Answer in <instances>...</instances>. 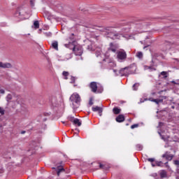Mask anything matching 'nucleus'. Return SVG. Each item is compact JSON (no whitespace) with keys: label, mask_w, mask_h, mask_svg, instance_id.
<instances>
[{"label":"nucleus","mask_w":179,"mask_h":179,"mask_svg":"<svg viewBox=\"0 0 179 179\" xmlns=\"http://www.w3.org/2000/svg\"><path fill=\"white\" fill-rule=\"evenodd\" d=\"M160 138L164 141V142H169V136L168 135H161Z\"/></svg>","instance_id":"obj_19"},{"label":"nucleus","mask_w":179,"mask_h":179,"mask_svg":"<svg viewBox=\"0 0 179 179\" xmlns=\"http://www.w3.org/2000/svg\"><path fill=\"white\" fill-rule=\"evenodd\" d=\"M138 85H139L138 83L134 84V85H133V89H134V90H136L137 89L136 88V87H138Z\"/></svg>","instance_id":"obj_34"},{"label":"nucleus","mask_w":179,"mask_h":179,"mask_svg":"<svg viewBox=\"0 0 179 179\" xmlns=\"http://www.w3.org/2000/svg\"><path fill=\"white\" fill-rule=\"evenodd\" d=\"M4 171L3 169H0V174L3 173Z\"/></svg>","instance_id":"obj_42"},{"label":"nucleus","mask_w":179,"mask_h":179,"mask_svg":"<svg viewBox=\"0 0 179 179\" xmlns=\"http://www.w3.org/2000/svg\"><path fill=\"white\" fill-rule=\"evenodd\" d=\"M137 151H142L143 150V146L141 144H137L136 145Z\"/></svg>","instance_id":"obj_22"},{"label":"nucleus","mask_w":179,"mask_h":179,"mask_svg":"<svg viewBox=\"0 0 179 179\" xmlns=\"http://www.w3.org/2000/svg\"><path fill=\"white\" fill-rule=\"evenodd\" d=\"M162 157L163 159H166V161L171 162L174 158V155L171 154L169 151H166L164 154L162 155Z\"/></svg>","instance_id":"obj_5"},{"label":"nucleus","mask_w":179,"mask_h":179,"mask_svg":"<svg viewBox=\"0 0 179 179\" xmlns=\"http://www.w3.org/2000/svg\"><path fill=\"white\" fill-rule=\"evenodd\" d=\"M62 75L66 77L65 79H68L67 76L69 75V73L66 71H63Z\"/></svg>","instance_id":"obj_24"},{"label":"nucleus","mask_w":179,"mask_h":179,"mask_svg":"<svg viewBox=\"0 0 179 179\" xmlns=\"http://www.w3.org/2000/svg\"><path fill=\"white\" fill-rule=\"evenodd\" d=\"M172 83H174V84H176L175 81H173Z\"/></svg>","instance_id":"obj_46"},{"label":"nucleus","mask_w":179,"mask_h":179,"mask_svg":"<svg viewBox=\"0 0 179 179\" xmlns=\"http://www.w3.org/2000/svg\"><path fill=\"white\" fill-rule=\"evenodd\" d=\"M73 125H76L77 127H81L82 122L80 121V120H79L78 118H75L74 122H73Z\"/></svg>","instance_id":"obj_15"},{"label":"nucleus","mask_w":179,"mask_h":179,"mask_svg":"<svg viewBox=\"0 0 179 179\" xmlns=\"http://www.w3.org/2000/svg\"><path fill=\"white\" fill-rule=\"evenodd\" d=\"M34 29H39L40 24H39L38 21H35V22H34Z\"/></svg>","instance_id":"obj_21"},{"label":"nucleus","mask_w":179,"mask_h":179,"mask_svg":"<svg viewBox=\"0 0 179 179\" xmlns=\"http://www.w3.org/2000/svg\"><path fill=\"white\" fill-rule=\"evenodd\" d=\"M160 178L162 179L167 178V173L165 170H162L160 172Z\"/></svg>","instance_id":"obj_17"},{"label":"nucleus","mask_w":179,"mask_h":179,"mask_svg":"<svg viewBox=\"0 0 179 179\" xmlns=\"http://www.w3.org/2000/svg\"><path fill=\"white\" fill-rule=\"evenodd\" d=\"M69 120H70L71 122H74L76 118L74 117L69 116L68 117Z\"/></svg>","instance_id":"obj_27"},{"label":"nucleus","mask_w":179,"mask_h":179,"mask_svg":"<svg viewBox=\"0 0 179 179\" xmlns=\"http://www.w3.org/2000/svg\"><path fill=\"white\" fill-rule=\"evenodd\" d=\"M76 78L75 77L71 78V83H75Z\"/></svg>","instance_id":"obj_30"},{"label":"nucleus","mask_w":179,"mask_h":179,"mask_svg":"<svg viewBox=\"0 0 179 179\" xmlns=\"http://www.w3.org/2000/svg\"><path fill=\"white\" fill-rule=\"evenodd\" d=\"M0 68L10 69V68H12V64L10 63H3V62H0Z\"/></svg>","instance_id":"obj_10"},{"label":"nucleus","mask_w":179,"mask_h":179,"mask_svg":"<svg viewBox=\"0 0 179 179\" xmlns=\"http://www.w3.org/2000/svg\"><path fill=\"white\" fill-rule=\"evenodd\" d=\"M112 52L114 53L117 52V46L112 43L110 44V48L108 49V52Z\"/></svg>","instance_id":"obj_9"},{"label":"nucleus","mask_w":179,"mask_h":179,"mask_svg":"<svg viewBox=\"0 0 179 179\" xmlns=\"http://www.w3.org/2000/svg\"><path fill=\"white\" fill-rule=\"evenodd\" d=\"M115 120L117 122H122L124 121V116L123 115H119L116 118Z\"/></svg>","instance_id":"obj_14"},{"label":"nucleus","mask_w":179,"mask_h":179,"mask_svg":"<svg viewBox=\"0 0 179 179\" xmlns=\"http://www.w3.org/2000/svg\"><path fill=\"white\" fill-rule=\"evenodd\" d=\"M174 165L178 166L179 167V160H175Z\"/></svg>","instance_id":"obj_35"},{"label":"nucleus","mask_w":179,"mask_h":179,"mask_svg":"<svg viewBox=\"0 0 179 179\" xmlns=\"http://www.w3.org/2000/svg\"><path fill=\"white\" fill-rule=\"evenodd\" d=\"M74 36L75 34H71V37L70 38L71 40L74 39Z\"/></svg>","instance_id":"obj_40"},{"label":"nucleus","mask_w":179,"mask_h":179,"mask_svg":"<svg viewBox=\"0 0 179 179\" xmlns=\"http://www.w3.org/2000/svg\"><path fill=\"white\" fill-rule=\"evenodd\" d=\"M90 87L92 92L96 93V92H97V83L92 82L90 84Z\"/></svg>","instance_id":"obj_8"},{"label":"nucleus","mask_w":179,"mask_h":179,"mask_svg":"<svg viewBox=\"0 0 179 179\" xmlns=\"http://www.w3.org/2000/svg\"><path fill=\"white\" fill-rule=\"evenodd\" d=\"M143 53L141 52H137V54H136V57H138V58H139V59H141V58H143Z\"/></svg>","instance_id":"obj_23"},{"label":"nucleus","mask_w":179,"mask_h":179,"mask_svg":"<svg viewBox=\"0 0 179 179\" xmlns=\"http://www.w3.org/2000/svg\"><path fill=\"white\" fill-rule=\"evenodd\" d=\"M73 52L76 53V55L80 56L83 55V50L78 49L77 47L74 46L73 48Z\"/></svg>","instance_id":"obj_12"},{"label":"nucleus","mask_w":179,"mask_h":179,"mask_svg":"<svg viewBox=\"0 0 179 179\" xmlns=\"http://www.w3.org/2000/svg\"><path fill=\"white\" fill-rule=\"evenodd\" d=\"M45 35L48 37H52V34L51 32H46L45 33Z\"/></svg>","instance_id":"obj_29"},{"label":"nucleus","mask_w":179,"mask_h":179,"mask_svg":"<svg viewBox=\"0 0 179 179\" xmlns=\"http://www.w3.org/2000/svg\"><path fill=\"white\" fill-rule=\"evenodd\" d=\"M148 162H150V163H153L155 162V159L154 158H148Z\"/></svg>","instance_id":"obj_33"},{"label":"nucleus","mask_w":179,"mask_h":179,"mask_svg":"<svg viewBox=\"0 0 179 179\" xmlns=\"http://www.w3.org/2000/svg\"><path fill=\"white\" fill-rule=\"evenodd\" d=\"M104 32L107 37L110 38L113 40H119L122 36V34L115 31L113 27H106L104 29Z\"/></svg>","instance_id":"obj_1"},{"label":"nucleus","mask_w":179,"mask_h":179,"mask_svg":"<svg viewBox=\"0 0 179 179\" xmlns=\"http://www.w3.org/2000/svg\"><path fill=\"white\" fill-rule=\"evenodd\" d=\"M164 165H165V166H166V168H169V165H168V162H165V163L164 164Z\"/></svg>","instance_id":"obj_41"},{"label":"nucleus","mask_w":179,"mask_h":179,"mask_svg":"<svg viewBox=\"0 0 179 179\" xmlns=\"http://www.w3.org/2000/svg\"><path fill=\"white\" fill-rule=\"evenodd\" d=\"M89 104L90 106H92L93 105V99H90V101H89Z\"/></svg>","instance_id":"obj_36"},{"label":"nucleus","mask_w":179,"mask_h":179,"mask_svg":"<svg viewBox=\"0 0 179 179\" xmlns=\"http://www.w3.org/2000/svg\"><path fill=\"white\" fill-rule=\"evenodd\" d=\"M30 4L31 6H34V0H30Z\"/></svg>","instance_id":"obj_37"},{"label":"nucleus","mask_w":179,"mask_h":179,"mask_svg":"<svg viewBox=\"0 0 179 179\" xmlns=\"http://www.w3.org/2000/svg\"><path fill=\"white\" fill-rule=\"evenodd\" d=\"M99 169H104V165L100 164H99Z\"/></svg>","instance_id":"obj_38"},{"label":"nucleus","mask_w":179,"mask_h":179,"mask_svg":"<svg viewBox=\"0 0 179 179\" xmlns=\"http://www.w3.org/2000/svg\"><path fill=\"white\" fill-rule=\"evenodd\" d=\"M14 101H15L17 104H20L22 103V99L21 96H15Z\"/></svg>","instance_id":"obj_16"},{"label":"nucleus","mask_w":179,"mask_h":179,"mask_svg":"<svg viewBox=\"0 0 179 179\" xmlns=\"http://www.w3.org/2000/svg\"><path fill=\"white\" fill-rule=\"evenodd\" d=\"M117 59L120 62H124L127 57L126 52L124 50H118L117 52Z\"/></svg>","instance_id":"obj_3"},{"label":"nucleus","mask_w":179,"mask_h":179,"mask_svg":"<svg viewBox=\"0 0 179 179\" xmlns=\"http://www.w3.org/2000/svg\"><path fill=\"white\" fill-rule=\"evenodd\" d=\"M0 94H5V90H0Z\"/></svg>","instance_id":"obj_39"},{"label":"nucleus","mask_w":179,"mask_h":179,"mask_svg":"<svg viewBox=\"0 0 179 179\" xmlns=\"http://www.w3.org/2000/svg\"><path fill=\"white\" fill-rule=\"evenodd\" d=\"M50 114H51L50 113H45L44 115H45V116H46V115L49 116V115H50Z\"/></svg>","instance_id":"obj_44"},{"label":"nucleus","mask_w":179,"mask_h":179,"mask_svg":"<svg viewBox=\"0 0 179 179\" xmlns=\"http://www.w3.org/2000/svg\"><path fill=\"white\" fill-rule=\"evenodd\" d=\"M52 47L57 51L59 50V44L58 42L55 41L54 43H52Z\"/></svg>","instance_id":"obj_18"},{"label":"nucleus","mask_w":179,"mask_h":179,"mask_svg":"<svg viewBox=\"0 0 179 179\" xmlns=\"http://www.w3.org/2000/svg\"><path fill=\"white\" fill-rule=\"evenodd\" d=\"M164 99H166V96H159V99H154L153 98L149 99L150 101H151L152 102H155L157 104H159V103L163 102Z\"/></svg>","instance_id":"obj_7"},{"label":"nucleus","mask_w":179,"mask_h":179,"mask_svg":"<svg viewBox=\"0 0 179 179\" xmlns=\"http://www.w3.org/2000/svg\"><path fill=\"white\" fill-rule=\"evenodd\" d=\"M92 111H94V112H97V111H98L99 115L100 116L102 115L101 113H103V108H100V107H99V106H95V107H92Z\"/></svg>","instance_id":"obj_11"},{"label":"nucleus","mask_w":179,"mask_h":179,"mask_svg":"<svg viewBox=\"0 0 179 179\" xmlns=\"http://www.w3.org/2000/svg\"><path fill=\"white\" fill-rule=\"evenodd\" d=\"M152 167H164V164L162 161H155V164H152Z\"/></svg>","instance_id":"obj_13"},{"label":"nucleus","mask_w":179,"mask_h":179,"mask_svg":"<svg viewBox=\"0 0 179 179\" xmlns=\"http://www.w3.org/2000/svg\"><path fill=\"white\" fill-rule=\"evenodd\" d=\"M52 169H55V167H52Z\"/></svg>","instance_id":"obj_47"},{"label":"nucleus","mask_w":179,"mask_h":179,"mask_svg":"<svg viewBox=\"0 0 179 179\" xmlns=\"http://www.w3.org/2000/svg\"><path fill=\"white\" fill-rule=\"evenodd\" d=\"M121 111V109L118 108L117 107H115L113 109V112L115 115H118Z\"/></svg>","instance_id":"obj_20"},{"label":"nucleus","mask_w":179,"mask_h":179,"mask_svg":"<svg viewBox=\"0 0 179 179\" xmlns=\"http://www.w3.org/2000/svg\"><path fill=\"white\" fill-rule=\"evenodd\" d=\"M21 135H24V134H26V131H20Z\"/></svg>","instance_id":"obj_43"},{"label":"nucleus","mask_w":179,"mask_h":179,"mask_svg":"<svg viewBox=\"0 0 179 179\" xmlns=\"http://www.w3.org/2000/svg\"><path fill=\"white\" fill-rule=\"evenodd\" d=\"M48 179H51V178H48Z\"/></svg>","instance_id":"obj_48"},{"label":"nucleus","mask_w":179,"mask_h":179,"mask_svg":"<svg viewBox=\"0 0 179 179\" xmlns=\"http://www.w3.org/2000/svg\"><path fill=\"white\" fill-rule=\"evenodd\" d=\"M113 72L115 73L117 76H128L129 74L134 73V71H131V67H125L120 69V71L113 70Z\"/></svg>","instance_id":"obj_2"},{"label":"nucleus","mask_w":179,"mask_h":179,"mask_svg":"<svg viewBox=\"0 0 179 179\" xmlns=\"http://www.w3.org/2000/svg\"><path fill=\"white\" fill-rule=\"evenodd\" d=\"M64 171V169H58L57 171V176H59L61 172H62V171Z\"/></svg>","instance_id":"obj_28"},{"label":"nucleus","mask_w":179,"mask_h":179,"mask_svg":"<svg viewBox=\"0 0 179 179\" xmlns=\"http://www.w3.org/2000/svg\"><path fill=\"white\" fill-rule=\"evenodd\" d=\"M13 99V96L11 94H8L6 96V99L8 101H10Z\"/></svg>","instance_id":"obj_26"},{"label":"nucleus","mask_w":179,"mask_h":179,"mask_svg":"<svg viewBox=\"0 0 179 179\" xmlns=\"http://www.w3.org/2000/svg\"><path fill=\"white\" fill-rule=\"evenodd\" d=\"M149 45H148V46H145L144 48H143V49H145L146 48H148Z\"/></svg>","instance_id":"obj_45"},{"label":"nucleus","mask_w":179,"mask_h":179,"mask_svg":"<svg viewBox=\"0 0 179 179\" xmlns=\"http://www.w3.org/2000/svg\"><path fill=\"white\" fill-rule=\"evenodd\" d=\"M138 124H135L131 126V129H134V128H138Z\"/></svg>","instance_id":"obj_32"},{"label":"nucleus","mask_w":179,"mask_h":179,"mask_svg":"<svg viewBox=\"0 0 179 179\" xmlns=\"http://www.w3.org/2000/svg\"><path fill=\"white\" fill-rule=\"evenodd\" d=\"M70 99L76 103L81 101V97L78 94H73L71 96Z\"/></svg>","instance_id":"obj_6"},{"label":"nucleus","mask_w":179,"mask_h":179,"mask_svg":"<svg viewBox=\"0 0 179 179\" xmlns=\"http://www.w3.org/2000/svg\"><path fill=\"white\" fill-rule=\"evenodd\" d=\"M161 75L164 76V78H166L168 77L167 72H166V71H162L161 73Z\"/></svg>","instance_id":"obj_25"},{"label":"nucleus","mask_w":179,"mask_h":179,"mask_svg":"<svg viewBox=\"0 0 179 179\" xmlns=\"http://www.w3.org/2000/svg\"><path fill=\"white\" fill-rule=\"evenodd\" d=\"M176 48V44L171 43L170 42H166L162 45V51L166 52L167 50H169L171 48Z\"/></svg>","instance_id":"obj_4"},{"label":"nucleus","mask_w":179,"mask_h":179,"mask_svg":"<svg viewBox=\"0 0 179 179\" xmlns=\"http://www.w3.org/2000/svg\"><path fill=\"white\" fill-rule=\"evenodd\" d=\"M0 114L1 115H3L5 114V110L3 109H2L1 107H0Z\"/></svg>","instance_id":"obj_31"}]
</instances>
